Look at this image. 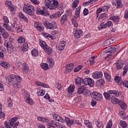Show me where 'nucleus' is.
<instances>
[{
	"instance_id": "56",
	"label": "nucleus",
	"mask_w": 128,
	"mask_h": 128,
	"mask_svg": "<svg viewBox=\"0 0 128 128\" xmlns=\"http://www.w3.org/2000/svg\"><path fill=\"white\" fill-rule=\"evenodd\" d=\"M104 96L106 100H110V94L104 92Z\"/></svg>"
},
{
	"instance_id": "45",
	"label": "nucleus",
	"mask_w": 128,
	"mask_h": 128,
	"mask_svg": "<svg viewBox=\"0 0 128 128\" xmlns=\"http://www.w3.org/2000/svg\"><path fill=\"white\" fill-rule=\"evenodd\" d=\"M47 62H49L50 66H52V68L54 66V60H52V58H48Z\"/></svg>"
},
{
	"instance_id": "49",
	"label": "nucleus",
	"mask_w": 128,
	"mask_h": 128,
	"mask_svg": "<svg viewBox=\"0 0 128 128\" xmlns=\"http://www.w3.org/2000/svg\"><path fill=\"white\" fill-rule=\"evenodd\" d=\"M71 20L74 28H78V22H76V19L73 18Z\"/></svg>"
},
{
	"instance_id": "52",
	"label": "nucleus",
	"mask_w": 128,
	"mask_h": 128,
	"mask_svg": "<svg viewBox=\"0 0 128 128\" xmlns=\"http://www.w3.org/2000/svg\"><path fill=\"white\" fill-rule=\"evenodd\" d=\"M101 8L102 9V10L104 12H106L108 10V8H110V6H104L101 7Z\"/></svg>"
},
{
	"instance_id": "27",
	"label": "nucleus",
	"mask_w": 128,
	"mask_h": 128,
	"mask_svg": "<svg viewBox=\"0 0 128 128\" xmlns=\"http://www.w3.org/2000/svg\"><path fill=\"white\" fill-rule=\"evenodd\" d=\"M68 20V16L66 14H64L61 17L60 22L61 24H66V22Z\"/></svg>"
},
{
	"instance_id": "5",
	"label": "nucleus",
	"mask_w": 128,
	"mask_h": 128,
	"mask_svg": "<svg viewBox=\"0 0 128 128\" xmlns=\"http://www.w3.org/2000/svg\"><path fill=\"white\" fill-rule=\"evenodd\" d=\"M43 24L46 27V28H48V30H54L58 28V25L56 22H50L46 21L43 22Z\"/></svg>"
},
{
	"instance_id": "35",
	"label": "nucleus",
	"mask_w": 128,
	"mask_h": 128,
	"mask_svg": "<svg viewBox=\"0 0 128 128\" xmlns=\"http://www.w3.org/2000/svg\"><path fill=\"white\" fill-rule=\"evenodd\" d=\"M40 66L44 70H48V65L46 63H42L40 64Z\"/></svg>"
},
{
	"instance_id": "11",
	"label": "nucleus",
	"mask_w": 128,
	"mask_h": 128,
	"mask_svg": "<svg viewBox=\"0 0 128 128\" xmlns=\"http://www.w3.org/2000/svg\"><path fill=\"white\" fill-rule=\"evenodd\" d=\"M59 122L54 120L49 121L48 123V126H52V128H56L59 125Z\"/></svg>"
},
{
	"instance_id": "3",
	"label": "nucleus",
	"mask_w": 128,
	"mask_h": 128,
	"mask_svg": "<svg viewBox=\"0 0 128 128\" xmlns=\"http://www.w3.org/2000/svg\"><path fill=\"white\" fill-rule=\"evenodd\" d=\"M18 116L12 118L10 120H9L8 122H4V126H7L8 128H16L18 126V122H16L18 120Z\"/></svg>"
},
{
	"instance_id": "53",
	"label": "nucleus",
	"mask_w": 128,
	"mask_h": 128,
	"mask_svg": "<svg viewBox=\"0 0 128 128\" xmlns=\"http://www.w3.org/2000/svg\"><path fill=\"white\" fill-rule=\"evenodd\" d=\"M98 84H100V86H104V80L101 78L100 79L98 80L97 82Z\"/></svg>"
},
{
	"instance_id": "1",
	"label": "nucleus",
	"mask_w": 128,
	"mask_h": 128,
	"mask_svg": "<svg viewBox=\"0 0 128 128\" xmlns=\"http://www.w3.org/2000/svg\"><path fill=\"white\" fill-rule=\"evenodd\" d=\"M44 3L45 6H48V8H50V10H54L56 8H60L61 6H60L57 0H44Z\"/></svg>"
},
{
	"instance_id": "13",
	"label": "nucleus",
	"mask_w": 128,
	"mask_h": 128,
	"mask_svg": "<svg viewBox=\"0 0 128 128\" xmlns=\"http://www.w3.org/2000/svg\"><path fill=\"white\" fill-rule=\"evenodd\" d=\"M92 78L95 79L100 78L102 76V72H100L96 71L92 74Z\"/></svg>"
},
{
	"instance_id": "58",
	"label": "nucleus",
	"mask_w": 128,
	"mask_h": 128,
	"mask_svg": "<svg viewBox=\"0 0 128 128\" xmlns=\"http://www.w3.org/2000/svg\"><path fill=\"white\" fill-rule=\"evenodd\" d=\"M128 66H126L124 68L123 76H126L128 72Z\"/></svg>"
},
{
	"instance_id": "38",
	"label": "nucleus",
	"mask_w": 128,
	"mask_h": 128,
	"mask_svg": "<svg viewBox=\"0 0 128 128\" xmlns=\"http://www.w3.org/2000/svg\"><path fill=\"white\" fill-rule=\"evenodd\" d=\"M74 86L70 85L68 88V92L69 94H72L74 92Z\"/></svg>"
},
{
	"instance_id": "64",
	"label": "nucleus",
	"mask_w": 128,
	"mask_h": 128,
	"mask_svg": "<svg viewBox=\"0 0 128 128\" xmlns=\"http://www.w3.org/2000/svg\"><path fill=\"white\" fill-rule=\"evenodd\" d=\"M100 26L101 30H102V28H106V23H104V22L100 23Z\"/></svg>"
},
{
	"instance_id": "17",
	"label": "nucleus",
	"mask_w": 128,
	"mask_h": 128,
	"mask_svg": "<svg viewBox=\"0 0 128 128\" xmlns=\"http://www.w3.org/2000/svg\"><path fill=\"white\" fill-rule=\"evenodd\" d=\"M84 92H86V86H82L78 88L77 92L78 94H84Z\"/></svg>"
},
{
	"instance_id": "9",
	"label": "nucleus",
	"mask_w": 128,
	"mask_h": 128,
	"mask_svg": "<svg viewBox=\"0 0 128 128\" xmlns=\"http://www.w3.org/2000/svg\"><path fill=\"white\" fill-rule=\"evenodd\" d=\"M66 42L64 40L61 41L58 45H57V49L58 50L62 52L63 50H64V46H66Z\"/></svg>"
},
{
	"instance_id": "62",
	"label": "nucleus",
	"mask_w": 128,
	"mask_h": 128,
	"mask_svg": "<svg viewBox=\"0 0 128 128\" xmlns=\"http://www.w3.org/2000/svg\"><path fill=\"white\" fill-rule=\"evenodd\" d=\"M3 20H4V22L5 24H8L10 22V21L8 20V16H3Z\"/></svg>"
},
{
	"instance_id": "50",
	"label": "nucleus",
	"mask_w": 128,
	"mask_h": 128,
	"mask_svg": "<svg viewBox=\"0 0 128 128\" xmlns=\"http://www.w3.org/2000/svg\"><path fill=\"white\" fill-rule=\"evenodd\" d=\"M39 44L43 48H44V46H46V45H47L46 43V42L42 40H40V42H39Z\"/></svg>"
},
{
	"instance_id": "39",
	"label": "nucleus",
	"mask_w": 128,
	"mask_h": 128,
	"mask_svg": "<svg viewBox=\"0 0 128 128\" xmlns=\"http://www.w3.org/2000/svg\"><path fill=\"white\" fill-rule=\"evenodd\" d=\"M78 4H80V0H74L72 3V7L73 10H74L78 6Z\"/></svg>"
},
{
	"instance_id": "25",
	"label": "nucleus",
	"mask_w": 128,
	"mask_h": 128,
	"mask_svg": "<svg viewBox=\"0 0 128 128\" xmlns=\"http://www.w3.org/2000/svg\"><path fill=\"white\" fill-rule=\"evenodd\" d=\"M118 104L120 106L122 110H126V104L122 100H120L118 101Z\"/></svg>"
},
{
	"instance_id": "46",
	"label": "nucleus",
	"mask_w": 128,
	"mask_h": 128,
	"mask_svg": "<svg viewBox=\"0 0 128 128\" xmlns=\"http://www.w3.org/2000/svg\"><path fill=\"white\" fill-rule=\"evenodd\" d=\"M3 26L4 28H5L6 30H8V32H12V28H10V25H8V24H6L5 23L3 24Z\"/></svg>"
},
{
	"instance_id": "44",
	"label": "nucleus",
	"mask_w": 128,
	"mask_h": 128,
	"mask_svg": "<svg viewBox=\"0 0 128 128\" xmlns=\"http://www.w3.org/2000/svg\"><path fill=\"white\" fill-rule=\"evenodd\" d=\"M36 14H44V10H42L40 8H37L36 10Z\"/></svg>"
},
{
	"instance_id": "12",
	"label": "nucleus",
	"mask_w": 128,
	"mask_h": 128,
	"mask_svg": "<svg viewBox=\"0 0 128 128\" xmlns=\"http://www.w3.org/2000/svg\"><path fill=\"white\" fill-rule=\"evenodd\" d=\"M74 65L73 63L66 64L65 66L66 72H70L74 70Z\"/></svg>"
},
{
	"instance_id": "42",
	"label": "nucleus",
	"mask_w": 128,
	"mask_h": 128,
	"mask_svg": "<svg viewBox=\"0 0 128 128\" xmlns=\"http://www.w3.org/2000/svg\"><path fill=\"white\" fill-rule=\"evenodd\" d=\"M17 42L18 44H24L26 42V39L22 36H20L18 39Z\"/></svg>"
},
{
	"instance_id": "48",
	"label": "nucleus",
	"mask_w": 128,
	"mask_h": 128,
	"mask_svg": "<svg viewBox=\"0 0 128 128\" xmlns=\"http://www.w3.org/2000/svg\"><path fill=\"white\" fill-rule=\"evenodd\" d=\"M114 42L113 40L112 39H108L107 40H106L104 42V45L105 46H110V42Z\"/></svg>"
},
{
	"instance_id": "59",
	"label": "nucleus",
	"mask_w": 128,
	"mask_h": 128,
	"mask_svg": "<svg viewBox=\"0 0 128 128\" xmlns=\"http://www.w3.org/2000/svg\"><path fill=\"white\" fill-rule=\"evenodd\" d=\"M112 128V120H109L107 124L106 128Z\"/></svg>"
},
{
	"instance_id": "8",
	"label": "nucleus",
	"mask_w": 128,
	"mask_h": 128,
	"mask_svg": "<svg viewBox=\"0 0 128 128\" xmlns=\"http://www.w3.org/2000/svg\"><path fill=\"white\" fill-rule=\"evenodd\" d=\"M0 34L3 38H8V36H10V34L6 30V29L0 26Z\"/></svg>"
},
{
	"instance_id": "14",
	"label": "nucleus",
	"mask_w": 128,
	"mask_h": 128,
	"mask_svg": "<svg viewBox=\"0 0 128 128\" xmlns=\"http://www.w3.org/2000/svg\"><path fill=\"white\" fill-rule=\"evenodd\" d=\"M118 50V48H116V46H113L112 47H109L108 48L104 51V54H108V52H116Z\"/></svg>"
},
{
	"instance_id": "41",
	"label": "nucleus",
	"mask_w": 128,
	"mask_h": 128,
	"mask_svg": "<svg viewBox=\"0 0 128 128\" xmlns=\"http://www.w3.org/2000/svg\"><path fill=\"white\" fill-rule=\"evenodd\" d=\"M120 126L123 128H126V126H128V124L126 122V121L120 120Z\"/></svg>"
},
{
	"instance_id": "32",
	"label": "nucleus",
	"mask_w": 128,
	"mask_h": 128,
	"mask_svg": "<svg viewBox=\"0 0 128 128\" xmlns=\"http://www.w3.org/2000/svg\"><path fill=\"white\" fill-rule=\"evenodd\" d=\"M44 92H46V91L44 90L37 89V94L39 96H42L44 94Z\"/></svg>"
},
{
	"instance_id": "20",
	"label": "nucleus",
	"mask_w": 128,
	"mask_h": 128,
	"mask_svg": "<svg viewBox=\"0 0 128 128\" xmlns=\"http://www.w3.org/2000/svg\"><path fill=\"white\" fill-rule=\"evenodd\" d=\"M52 118L54 120H57L58 122H64V118L58 114L53 115Z\"/></svg>"
},
{
	"instance_id": "47",
	"label": "nucleus",
	"mask_w": 128,
	"mask_h": 128,
	"mask_svg": "<svg viewBox=\"0 0 128 128\" xmlns=\"http://www.w3.org/2000/svg\"><path fill=\"white\" fill-rule=\"evenodd\" d=\"M28 50V43H25L24 44L22 50V52H26Z\"/></svg>"
},
{
	"instance_id": "19",
	"label": "nucleus",
	"mask_w": 128,
	"mask_h": 128,
	"mask_svg": "<svg viewBox=\"0 0 128 128\" xmlns=\"http://www.w3.org/2000/svg\"><path fill=\"white\" fill-rule=\"evenodd\" d=\"M0 65L5 68H10V64L6 61H1Z\"/></svg>"
},
{
	"instance_id": "21",
	"label": "nucleus",
	"mask_w": 128,
	"mask_h": 128,
	"mask_svg": "<svg viewBox=\"0 0 128 128\" xmlns=\"http://www.w3.org/2000/svg\"><path fill=\"white\" fill-rule=\"evenodd\" d=\"M19 16L20 18V20H22L25 22H28V18H26V16H24V13L22 12H19Z\"/></svg>"
},
{
	"instance_id": "10",
	"label": "nucleus",
	"mask_w": 128,
	"mask_h": 128,
	"mask_svg": "<svg viewBox=\"0 0 128 128\" xmlns=\"http://www.w3.org/2000/svg\"><path fill=\"white\" fill-rule=\"evenodd\" d=\"M34 26V28H36V30H40V32H44V27L42 24L39 22H36Z\"/></svg>"
},
{
	"instance_id": "6",
	"label": "nucleus",
	"mask_w": 128,
	"mask_h": 128,
	"mask_svg": "<svg viewBox=\"0 0 128 128\" xmlns=\"http://www.w3.org/2000/svg\"><path fill=\"white\" fill-rule=\"evenodd\" d=\"M82 84H85V86H89L92 88L94 86V81L90 78H85L82 80Z\"/></svg>"
},
{
	"instance_id": "57",
	"label": "nucleus",
	"mask_w": 128,
	"mask_h": 128,
	"mask_svg": "<svg viewBox=\"0 0 128 128\" xmlns=\"http://www.w3.org/2000/svg\"><path fill=\"white\" fill-rule=\"evenodd\" d=\"M82 68V66L79 65L74 69V72H76Z\"/></svg>"
},
{
	"instance_id": "63",
	"label": "nucleus",
	"mask_w": 128,
	"mask_h": 128,
	"mask_svg": "<svg viewBox=\"0 0 128 128\" xmlns=\"http://www.w3.org/2000/svg\"><path fill=\"white\" fill-rule=\"evenodd\" d=\"M106 16V13L102 14L98 18V20H100V21L102 20V18Z\"/></svg>"
},
{
	"instance_id": "4",
	"label": "nucleus",
	"mask_w": 128,
	"mask_h": 128,
	"mask_svg": "<svg viewBox=\"0 0 128 128\" xmlns=\"http://www.w3.org/2000/svg\"><path fill=\"white\" fill-rule=\"evenodd\" d=\"M14 36H10L9 40L6 43V48L8 52L12 54L14 52Z\"/></svg>"
},
{
	"instance_id": "2",
	"label": "nucleus",
	"mask_w": 128,
	"mask_h": 128,
	"mask_svg": "<svg viewBox=\"0 0 128 128\" xmlns=\"http://www.w3.org/2000/svg\"><path fill=\"white\" fill-rule=\"evenodd\" d=\"M22 10L25 14L30 16H34V12H36V8L30 4H26Z\"/></svg>"
},
{
	"instance_id": "61",
	"label": "nucleus",
	"mask_w": 128,
	"mask_h": 128,
	"mask_svg": "<svg viewBox=\"0 0 128 128\" xmlns=\"http://www.w3.org/2000/svg\"><path fill=\"white\" fill-rule=\"evenodd\" d=\"M104 76H105L108 82L109 80H110V74H108L107 72H104Z\"/></svg>"
},
{
	"instance_id": "22",
	"label": "nucleus",
	"mask_w": 128,
	"mask_h": 128,
	"mask_svg": "<svg viewBox=\"0 0 128 128\" xmlns=\"http://www.w3.org/2000/svg\"><path fill=\"white\" fill-rule=\"evenodd\" d=\"M124 62H122L121 60H118L116 64V68L118 70H120L124 68Z\"/></svg>"
},
{
	"instance_id": "29",
	"label": "nucleus",
	"mask_w": 128,
	"mask_h": 128,
	"mask_svg": "<svg viewBox=\"0 0 128 128\" xmlns=\"http://www.w3.org/2000/svg\"><path fill=\"white\" fill-rule=\"evenodd\" d=\"M62 14V12H56L55 14H54L53 15L51 16V18H60Z\"/></svg>"
},
{
	"instance_id": "18",
	"label": "nucleus",
	"mask_w": 128,
	"mask_h": 128,
	"mask_svg": "<svg viewBox=\"0 0 128 128\" xmlns=\"http://www.w3.org/2000/svg\"><path fill=\"white\" fill-rule=\"evenodd\" d=\"M22 70L24 74H28L30 72V69L28 68V66L26 64L24 63L22 66Z\"/></svg>"
},
{
	"instance_id": "24",
	"label": "nucleus",
	"mask_w": 128,
	"mask_h": 128,
	"mask_svg": "<svg viewBox=\"0 0 128 128\" xmlns=\"http://www.w3.org/2000/svg\"><path fill=\"white\" fill-rule=\"evenodd\" d=\"M108 94H114L115 96H116L117 98H118L120 96V92H118V90H110L108 92Z\"/></svg>"
},
{
	"instance_id": "36",
	"label": "nucleus",
	"mask_w": 128,
	"mask_h": 128,
	"mask_svg": "<svg viewBox=\"0 0 128 128\" xmlns=\"http://www.w3.org/2000/svg\"><path fill=\"white\" fill-rule=\"evenodd\" d=\"M16 28V29L17 32H22L24 30H22V26L21 24H19Z\"/></svg>"
},
{
	"instance_id": "40",
	"label": "nucleus",
	"mask_w": 128,
	"mask_h": 128,
	"mask_svg": "<svg viewBox=\"0 0 128 128\" xmlns=\"http://www.w3.org/2000/svg\"><path fill=\"white\" fill-rule=\"evenodd\" d=\"M32 56H38V51L36 49L34 48L32 50Z\"/></svg>"
},
{
	"instance_id": "7",
	"label": "nucleus",
	"mask_w": 128,
	"mask_h": 128,
	"mask_svg": "<svg viewBox=\"0 0 128 128\" xmlns=\"http://www.w3.org/2000/svg\"><path fill=\"white\" fill-rule=\"evenodd\" d=\"M92 98L95 100H102V96L100 93H98V92H94L92 94Z\"/></svg>"
},
{
	"instance_id": "33",
	"label": "nucleus",
	"mask_w": 128,
	"mask_h": 128,
	"mask_svg": "<svg viewBox=\"0 0 128 128\" xmlns=\"http://www.w3.org/2000/svg\"><path fill=\"white\" fill-rule=\"evenodd\" d=\"M111 102L112 104H118V102H120V100H118V98H116V96H112V97L111 98Z\"/></svg>"
},
{
	"instance_id": "28",
	"label": "nucleus",
	"mask_w": 128,
	"mask_h": 128,
	"mask_svg": "<svg viewBox=\"0 0 128 128\" xmlns=\"http://www.w3.org/2000/svg\"><path fill=\"white\" fill-rule=\"evenodd\" d=\"M35 84H36V86H43V88H50V86H48V85L44 83L40 82L38 81H36Z\"/></svg>"
},
{
	"instance_id": "37",
	"label": "nucleus",
	"mask_w": 128,
	"mask_h": 128,
	"mask_svg": "<svg viewBox=\"0 0 128 128\" xmlns=\"http://www.w3.org/2000/svg\"><path fill=\"white\" fill-rule=\"evenodd\" d=\"M84 124L87 128H92V122H90V120H86L84 122Z\"/></svg>"
},
{
	"instance_id": "15",
	"label": "nucleus",
	"mask_w": 128,
	"mask_h": 128,
	"mask_svg": "<svg viewBox=\"0 0 128 128\" xmlns=\"http://www.w3.org/2000/svg\"><path fill=\"white\" fill-rule=\"evenodd\" d=\"M83 33L84 32L82 30H77L74 34V36L75 38H80L81 36H82Z\"/></svg>"
},
{
	"instance_id": "31",
	"label": "nucleus",
	"mask_w": 128,
	"mask_h": 128,
	"mask_svg": "<svg viewBox=\"0 0 128 128\" xmlns=\"http://www.w3.org/2000/svg\"><path fill=\"white\" fill-rule=\"evenodd\" d=\"M111 18L114 24H118L120 22V17L118 16H113L111 17Z\"/></svg>"
},
{
	"instance_id": "16",
	"label": "nucleus",
	"mask_w": 128,
	"mask_h": 128,
	"mask_svg": "<svg viewBox=\"0 0 128 128\" xmlns=\"http://www.w3.org/2000/svg\"><path fill=\"white\" fill-rule=\"evenodd\" d=\"M20 24V22L18 21V18H14L11 22V24L13 28H16Z\"/></svg>"
},
{
	"instance_id": "54",
	"label": "nucleus",
	"mask_w": 128,
	"mask_h": 128,
	"mask_svg": "<svg viewBox=\"0 0 128 128\" xmlns=\"http://www.w3.org/2000/svg\"><path fill=\"white\" fill-rule=\"evenodd\" d=\"M114 80L116 82H122V77L116 76L114 79Z\"/></svg>"
},
{
	"instance_id": "34",
	"label": "nucleus",
	"mask_w": 128,
	"mask_h": 128,
	"mask_svg": "<svg viewBox=\"0 0 128 128\" xmlns=\"http://www.w3.org/2000/svg\"><path fill=\"white\" fill-rule=\"evenodd\" d=\"M84 79H82L80 77H78L75 79V84H77V86H78V84H82V80Z\"/></svg>"
},
{
	"instance_id": "51",
	"label": "nucleus",
	"mask_w": 128,
	"mask_h": 128,
	"mask_svg": "<svg viewBox=\"0 0 128 128\" xmlns=\"http://www.w3.org/2000/svg\"><path fill=\"white\" fill-rule=\"evenodd\" d=\"M96 124L98 128H104V124H102V122H97Z\"/></svg>"
},
{
	"instance_id": "26",
	"label": "nucleus",
	"mask_w": 128,
	"mask_h": 128,
	"mask_svg": "<svg viewBox=\"0 0 128 128\" xmlns=\"http://www.w3.org/2000/svg\"><path fill=\"white\" fill-rule=\"evenodd\" d=\"M20 80H22V78L20 76L14 75V86H16V84H18V82H20Z\"/></svg>"
},
{
	"instance_id": "60",
	"label": "nucleus",
	"mask_w": 128,
	"mask_h": 128,
	"mask_svg": "<svg viewBox=\"0 0 128 128\" xmlns=\"http://www.w3.org/2000/svg\"><path fill=\"white\" fill-rule=\"evenodd\" d=\"M119 115L121 118H126V114L124 111H120L119 112Z\"/></svg>"
},
{
	"instance_id": "43",
	"label": "nucleus",
	"mask_w": 128,
	"mask_h": 128,
	"mask_svg": "<svg viewBox=\"0 0 128 128\" xmlns=\"http://www.w3.org/2000/svg\"><path fill=\"white\" fill-rule=\"evenodd\" d=\"M116 2L117 4V8H122V1L120 0H116Z\"/></svg>"
},
{
	"instance_id": "55",
	"label": "nucleus",
	"mask_w": 128,
	"mask_h": 128,
	"mask_svg": "<svg viewBox=\"0 0 128 128\" xmlns=\"http://www.w3.org/2000/svg\"><path fill=\"white\" fill-rule=\"evenodd\" d=\"M55 86L58 90H62V84H60V82L56 84Z\"/></svg>"
},
{
	"instance_id": "23",
	"label": "nucleus",
	"mask_w": 128,
	"mask_h": 128,
	"mask_svg": "<svg viewBox=\"0 0 128 128\" xmlns=\"http://www.w3.org/2000/svg\"><path fill=\"white\" fill-rule=\"evenodd\" d=\"M14 75H12L10 76H8L6 78V80L8 84L10 82H12L14 86Z\"/></svg>"
},
{
	"instance_id": "30",
	"label": "nucleus",
	"mask_w": 128,
	"mask_h": 128,
	"mask_svg": "<svg viewBox=\"0 0 128 128\" xmlns=\"http://www.w3.org/2000/svg\"><path fill=\"white\" fill-rule=\"evenodd\" d=\"M26 102L28 104H34V101L32 100V99H30V95L28 94L26 96Z\"/></svg>"
}]
</instances>
